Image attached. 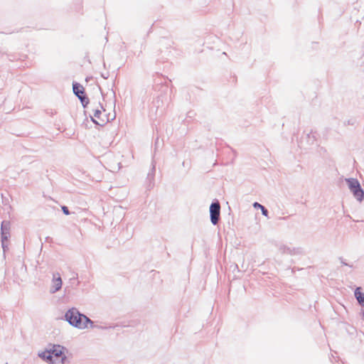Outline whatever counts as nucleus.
<instances>
[{
	"label": "nucleus",
	"instance_id": "nucleus-3",
	"mask_svg": "<svg viewBox=\"0 0 364 364\" xmlns=\"http://www.w3.org/2000/svg\"><path fill=\"white\" fill-rule=\"evenodd\" d=\"M51 355L55 357V359L57 363H60V364H65L67 360V357L65 356L64 351L66 348L60 345H53L52 348L50 349Z\"/></svg>",
	"mask_w": 364,
	"mask_h": 364
},
{
	"label": "nucleus",
	"instance_id": "nucleus-11",
	"mask_svg": "<svg viewBox=\"0 0 364 364\" xmlns=\"http://www.w3.org/2000/svg\"><path fill=\"white\" fill-rule=\"evenodd\" d=\"M253 206L255 208H259L263 215L268 216V210L264 206L257 202L254 203Z\"/></svg>",
	"mask_w": 364,
	"mask_h": 364
},
{
	"label": "nucleus",
	"instance_id": "nucleus-16",
	"mask_svg": "<svg viewBox=\"0 0 364 364\" xmlns=\"http://www.w3.org/2000/svg\"><path fill=\"white\" fill-rule=\"evenodd\" d=\"M4 252H5L8 250V245L6 242H4V245H1Z\"/></svg>",
	"mask_w": 364,
	"mask_h": 364
},
{
	"label": "nucleus",
	"instance_id": "nucleus-2",
	"mask_svg": "<svg viewBox=\"0 0 364 364\" xmlns=\"http://www.w3.org/2000/svg\"><path fill=\"white\" fill-rule=\"evenodd\" d=\"M346 181L353 196L358 201L362 202L364 199V191L362 189L359 181L353 178H346Z\"/></svg>",
	"mask_w": 364,
	"mask_h": 364
},
{
	"label": "nucleus",
	"instance_id": "nucleus-18",
	"mask_svg": "<svg viewBox=\"0 0 364 364\" xmlns=\"http://www.w3.org/2000/svg\"><path fill=\"white\" fill-rule=\"evenodd\" d=\"M341 259H342L341 258ZM341 263H342L343 265H348V264H347L346 262H344L343 260H341Z\"/></svg>",
	"mask_w": 364,
	"mask_h": 364
},
{
	"label": "nucleus",
	"instance_id": "nucleus-12",
	"mask_svg": "<svg viewBox=\"0 0 364 364\" xmlns=\"http://www.w3.org/2000/svg\"><path fill=\"white\" fill-rule=\"evenodd\" d=\"M77 97L82 102V105L85 107L89 103V99L84 94L78 95Z\"/></svg>",
	"mask_w": 364,
	"mask_h": 364
},
{
	"label": "nucleus",
	"instance_id": "nucleus-10",
	"mask_svg": "<svg viewBox=\"0 0 364 364\" xmlns=\"http://www.w3.org/2000/svg\"><path fill=\"white\" fill-rule=\"evenodd\" d=\"M73 92L76 96L84 94L85 89L84 87L79 83L75 82L73 85Z\"/></svg>",
	"mask_w": 364,
	"mask_h": 364
},
{
	"label": "nucleus",
	"instance_id": "nucleus-17",
	"mask_svg": "<svg viewBox=\"0 0 364 364\" xmlns=\"http://www.w3.org/2000/svg\"><path fill=\"white\" fill-rule=\"evenodd\" d=\"M101 76L102 77H103L104 79H107L109 76V73H102L101 74Z\"/></svg>",
	"mask_w": 364,
	"mask_h": 364
},
{
	"label": "nucleus",
	"instance_id": "nucleus-7",
	"mask_svg": "<svg viewBox=\"0 0 364 364\" xmlns=\"http://www.w3.org/2000/svg\"><path fill=\"white\" fill-rule=\"evenodd\" d=\"M94 117L100 120V122L96 121L94 118H92L93 122L95 123L96 124L101 125V126L105 124L107 122L109 121L108 118L104 119L102 117V111L99 109H96L95 110Z\"/></svg>",
	"mask_w": 364,
	"mask_h": 364
},
{
	"label": "nucleus",
	"instance_id": "nucleus-13",
	"mask_svg": "<svg viewBox=\"0 0 364 364\" xmlns=\"http://www.w3.org/2000/svg\"><path fill=\"white\" fill-rule=\"evenodd\" d=\"M10 237H11V235H1V245H4V242H6L9 240Z\"/></svg>",
	"mask_w": 364,
	"mask_h": 364
},
{
	"label": "nucleus",
	"instance_id": "nucleus-14",
	"mask_svg": "<svg viewBox=\"0 0 364 364\" xmlns=\"http://www.w3.org/2000/svg\"><path fill=\"white\" fill-rule=\"evenodd\" d=\"M154 172H155V166L153 165V167H152V169H151V171L150 173H148V178L149 180H151L154 178Z\"/></svg>",
	"mask_w": 364,
	"mask_h": 364
},
{
	"label": "nucleus",
	"instance_id": "nucleus-9",
	"mask_svg": "<svg viewBox=\"0 0 364 364\" xmlns=\"http://www.w3.org/2000/svg\"><path fill=\"white\" fill-rule=\"evenodd\" d=\"M355 297L359 304L362 306H364V294L360 291V287H357L354 292Z\"/></svg>",
	"mask_w": 364,
	"mask_h": 364
},
{
	"label": "nucleus",
	"instance_id": "nucleus-1",
	"mask_svg": "<svg viewBox=\"0 0 364 364\" xmlns=\"http://www.w3.org/2000/svg\"><path fill=\"white\" fill-rule=\"evenodd\" d=\"M65 318L70 325L80 329L86 328L88 323H93V322L88 317L82 314H80V311L75 308L69 309L65 313Z\"/></svg>",
	"mask_w": 364,
	"mask_h": 364
},
{
	"label": "nucleus",
	"instance_id": "nucleus-4",
	"mask_svg": "<svg viewBox=\"0 0 364 364\" xmlns=\"http://www.w3.org/2000/svg\"><path fill=\"white\" fill-rule=\"evenodd\" d=\"M220 205L216 200L213 202L210 206V221L213 225H217L220 220Z\"/></svg>",
	"mask_w": 364,
	"mask_h": 364
},
{
	"label": "nucleus",
	"instance_id": "nucleus-5",
	"mask_svg": "<svg viewBox=\"0 0 364 364\" xmlns=\"http://www.w3.org/2000/svg\"><path fill=\"white\" fill-rule=\"evenodd\" d=\"M62 279L59 273H54L53 275L52 286L50 292L54 294L59 291L62 287Z\"/></svg>",
	"mask_w": 364,
	"mask_h": 364
},
{
	"label": "nucleus",
	"instance_id": "nucleus-8",
	"mask_svg": "<svg viewBox=\"0 0 364 364\" xmlns=\"http://www.w3.org/2000/svg\"><path fill=\"white\" fill-rule=\"evenodd\" d=\"M1 235H11V223L3 220L1 224Z\"/></svg>",
	"mask_w": 364,
	"mask_h": 364
},
{
	"label": "nucleus",
	"instance_id": "nucleus-15",
	"mask_svg": "<svg viewBox=\"0 0 364 364\" xmlns=\"http://www.w3.org/2000/svg\"><path fill=\"white\" fill-rule=\"evenodd\" d=\"M62 210H63V213L66 215H68L70 214V211H69L68 207H66L65 205L62 206Z\"/></svg>",
	"mask_w": 364,
	"mask_h": 364
},
{
	"label": "nucleus",
	"instance_id": "nucleus-6",
	"mask_svg": "<svg viewBox=\"0 0 364 364\" xmlns=\"http://www.w3.org/2000/svg\"><path fill=\"white\" fill-rule=\"evenodd\" d=\"M38 356L50 364H60V363H57V361L53 359V356L51 355L49 349H46L43 352L38 353Z\"/></svg>",
	"mask_w": 364,
	"mask_h": 364
}]
</instances>
